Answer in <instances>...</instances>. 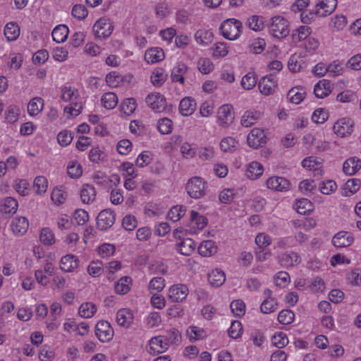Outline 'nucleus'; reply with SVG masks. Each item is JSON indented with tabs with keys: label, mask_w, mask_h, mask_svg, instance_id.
Here are the masks:
<instances>
[{
	"label": "nucleus",
	"mask_w": 361,
	"mask_h": 361,
	"mask_svg": "<svg viewBox=\"0 0 361 361\" xmlns=\"http://www.w3.org/2000/svg\"><path fill=\"white\" fill-rule=\"evenodd\" d=\"M243 29L242 23L235 18L224 20L219 27L221 35L226 39L235 40L239 38Z\"/></svg>",
	"instance_id": "f257e3e1"
},
{
	"label": "nucleus",
	"mask_w": 361,
	"mask_h": 361,
	"mask_svg": "<svg viewBox=\"0 0 361 361\" xmlns=\"http://www.w3.org/2000/svg\"><path fill=\"white\" fill-rule=\"evenodd\" d=\"M269 33L275 38L283 39L290 32L288 20L281 16H276L271 18L269 26Z\"/></svg>",
	"instance_id": "f03ea898"
},
{
	"label": "nucleus",
	"mask_w": 361,
	"mask_h": 361,
	"mask_svg": "<svg viewBox=\"0 0 361 361\" xmlns=\"http://www.w3.org/2000/svg\"><path fill=\"white\" fill-rule=\"evenodd\" d=\"M114 29L110 18L102 17L98 19L92 27V32L96 39L103 40L109 37Z\"/></svg>",
	"instance_id": "7ed1b4c3"
},
{
	"label": "nucleus",
	"mask_w": 361,
	"mask_h": 361,
	"mask_svg": "<svg viewBox=\"0 0 361 361\" xmlns=\"http://www.w3.org/2000/svg\"><path fill=\"white\" fill-rule=\"evenodd\" d=\"M188 194L194 199H199L205 195L206 183L199 176L190 178L185 186Z\"/></svg>",
	"instance_id": "20e7f679"
},
{
	"label": "nucleus",
	"mask_w": 361,
	"mask_h": 361,
	"mask_svg": "<svg viewBox=\"0 0 361 361\" xmlns=\"http://www.w3.org/2000/svg\"><path fill=\"white\" fill-rule=\"evenodd\" d=\"M235 114L231 104H224L218 108L216 111V123L223 128L230 126L234 121Z\"/></svg>",
	"instance_id": "39448f33"
},
{
	"label": "nucleus",
	"mask_w": 361,
	"mask_h": 361,
	"mask_svg": "<svg viewBox=\"0 0 361 361\" xmlns=\"http://www.w3.org/2000/svg\"><path fill=\"white\" fill-rule=\"evenodd\" d=\"M354 121L349 117L338 118L333 126L335 134L341 137H344L352 134L354 130Z\"/></svg>",
	"instance_id": "423d86ee"
},
{
	"label": "nucleus",
	"mask_w": 361,
	"mask_h": 361,
	"mask_svg": "<svg viewBox=\"0 0 361 361\" xmlns=\"http://www.w3.org/2000/svg\"><path fill=\"white\" fill-rule=\"evenodd\" d=\"M336 6L337 0H317L314 7L315 16L326 17L334 12Z\"/></svg>",
	"instance_id": "0eeeda50"
},
{
	"label": "nucleus",
	"mask_w": 361,
	"mask_h": 361,
	"mask_svg": "<svg viewBox=\"0 0 361 361\" xmlns=\"http://www.w3.org/2000/svg\"><path fill=\"white\" fill-rule=\"evenodd\" d=\"M146 102L156 112H164L167 109L166 99L160 93L154 92L148 94Z\"/></svg>",
	"instance_id": "6e6552de"
},
{
	"label": "nucleus",
	"mask_w": 361,
	"mask_h": 361,
	"mask_svg": "<svg viewBox=\"0 0 361 361\" xmlns=\"http://www.w3.org/2000/svg\"><path fill=\"white\" fill-rule=\"evenodd\" d=\"M188 295V288L183 284L171 286L167 291V298L171 302H180L185 300Z\"/></svg>",
	"instance_id": "1a4fd4ad"
},
{
	"label": "nucleus",
	"mask_w": 361,
	"mask_h": 361,
	"mask_svg": "<svg viewBox=\"0 0 361 361\" xmlns=\"http://www.w3.org/2000/svg\"><path fill=\"white\" fill-rule=\"evenodd\" d=\"M277 260L282 267L288 269L300 264L302 259L298 253L290 251L279 255Z\"/></svg>",
	"instance_id": "9d476101"
},
{
	"label": "nucleus",
	"mask_w": 361,
	"mask_h": 361,
	"mask_svg": "<svg viewBox=\"0 0 361 361\" xmlns=\"http://www.w3.org/2000/svg\"><path fill=\"white\" fill-rule=\"evenodd\" d=\"M95 334L102 342L109 341L114 336V331L110 324L106 321H99L95 326Z\"/></svg>",
	"instance_id": "9b49d317"
},
{
	"label": "nucleus",
	"mask_w": 361,
	"mask_h": 361,
	"mask_svg": "<svg viewBox=\"0 0 361 361\" xmlns=\"http://www.w3.org/2000/svg\"><path fill=\"white\" fill-rule=\"evenodd\" d=\"M114 222L115 214L109 209L102 211L97 216V224L98 228L102 231L109 229L114 225Z\"/></svg>",
	"instance_id": "f8f14e48"
},
{
	"label": "nucleus",
	"mask_w": 361,
	"mask_h": 361,
	"mask_svg": "<svg viewBox=\"0 0 361 361\" xmlns=\"http://www.w3.org/2000/svg\"><path fill=\"white\" fill-rule=\"evenodd\" d=\"M168 348L169 346L161 336L152 338L147 346V352L152 355L162 353Z\"/></svg>",
	"instance_id": "ddd939ff"
},
{
	"label": "nucleus",
	"mask_w": 361,
	"mask_h": 361,
	"mask_svg": "<svg viewBox=\"0 0 361 361\" xmlns=\"http://www.w3.org/2000/svg\"><path fill=\"white\" fill-rule=\"evenodd\" d=\"M266 142V136L262 128H255L247 135V143L253 147L257 148Z\"/></svg>",
	"instance_id": "4468645a"
},
{
	"label": "nucleus",
	"mask_w": 361,
	"mask_h": 361,
	"mask_svg": "<svg viewBox=\"0 0 361 361\" xmlns=\"http://www.w3.org/2000/svg\"><path fill=\"white\" fill-rule=\"evenodd\" d=\"M267 185L269 189L280 192L288 191L290 189L289 181L283 177L279 176H272L268 178Z\"/></svg>",
	"instance_id": "2eb2a0df"
},
{
	"label": "nucleus",
	"mask_w": 361,
	"mask_h": 361,
	"mask_svg": "<svg viewBox=\"0 0 361 361\" xmlns=\"http://www.w3.org/2000/svg\"><path fill=\"white\" fill-rule=\"evenodd\" d=\"M60 98L64 102L73 104L78 102L80 99V93L75 87L71 85H64L61 87Z\"/></svg>",
	"instance_id": "dca6fc26"
},
{
	"label": "nucleus",
	"mask_w": 361,
	"mask_h": 361,
	"mask_svg": "<svg viewBox=\"0 0 361 361\" xmlns=\"http://www.w3.org/2000/svg\"><path fill=\"white\" fill-rule=\"evenodd\" d=\"M165 59V53L160 47H152L146 50L145 59L149 64L159 63Z\"/></svg>",
	"instance_id": "f3484780"
},
{
	"label": "nucleus",
	"mask_w": 361,
	"mask_h": 361,
	"mask_svg": "<svg viewBox=\"0 0 361 361\" xmlns=\"http://www.w3.org/2000/svg\"><path fill=\"white\" fill-rule=\"evenodd\" d=\"M354 238L350 233L346 231H340L333 237L332 243L336 247H345L350 246Z\"/></svg>",
	"instance_id": "a211bd4d"
},
{
	"label": "nucleus",
	"mask_w": 361,
	"mask_h": 361,
	"mask_svg": "<svg viewBox=\"0 0 361 361\" xmlns=\"http://www.w3.org/2000/svg\"><path fill=\"white\" fill-rule=\"evenodd\" d=\"M276 86V82L271 75L262 78L258 82V87L260 92L265 95L271 94Z\"/></svg>",
	"instance_id": "6ab92c4d"
},
{
	"label": "nucleus",
	"mask_w": 361,
	"mask_h": 361,
	"mask_svg": "<svg viewBox=\"0 0 361 361\" xmlns=\"http://www.w3.org/2000/svg\"><path fill=\"white\" fill-rule=\"evenodd\" d=\"M78 258L73 255H66L61 257L60 269L64 272H72L79 265Z\"/></svg>",
	"instance_id": "aec40b11"
},
{
	"label": "nucleus",
	"mask_w": 361,
	"mask_h": 361,
	"mask_svg": "<svg viewBox=\"0 0 361 361\" xmlns=\"http://www.w3.org/2000/svg\"><path fill=\"white\" fill-rule=\"evenodd\" d=\"M196 106V102L192 97H186L180 102L179 112L182 116H189L194 113Z\"/></svg>",
	"instance_id": "412c9836"
},
{
	"label": "nucleus",
	"mask_w": 361,
	"mask_h": 361,
	"mask_svg": "<svg viewBox=\"0 0 361 361\" xmlns=\"http://www.w3.org/2000/svg\"><path fill=\"white\" fill-rule=\"evenodd\" d=\"M133 313L129 309L123 308L117 312L116 321L121 326L129 327L133 324Z\"/></svg>",
	"instance_id": "4be33fe9"
},
{
	"label": "nucleus",
	"mask_w": 361,
	"mask_h": 361,
	"mask_svg": "<svg viewBox=\"0 0 361 361\" xmlns=\"http://www.w3.org/2000/svg\"><path fill=\"white\" fill-rule=\"evenodd\" d=\"M302 166L314 173V176H321L322 173V164L321 161L314 157H309L304 159L302 161Z\"/></svg>",
	"instance_id": "5701e85b"
},
{
	"label": "nucleus",
	"mask_w": 361,
	"mask_h": 361,
	"mask_svg": "<svg viewBox=\"0 0 361 361\" xmlns=\"http://www.w3.org/2000/svg\"><path fill=\"white\" fill-rule=\"evenodd\" d=\"M229 50V44L224 42H216L209 48L211 54L214 59L226 57L228 55Z\"/></svg>",
	"instance_id": "b1692460"
},
{
	"label": "nucleus",
	"mask_w": 361,
	"mask_h": 361,
	"mask_svg": "<svg viewBox=\"0 0 361 361\" xmlns=\"http://www.w3.org/2000/svg\"><path fill=\"white\" fill-rule=\"evenodd\" d=\"M361 169V159L357 157H350L343 164V172L348 176L355 174Z\"/></svg>",
	"instance_id": "393cba45"
},
{
	"label": "nucleus",
	"mask_w": 361,
	"mask_h": 361,
	"mask_svg": "<svg viewBox=\"0 0 361 361\" xmlns=\"http://www.w3.org/2000/svg\"><path fill=\"white\" fill-rule=\"evenodd\" d=\"M186 334L191 342L204 340L208 336V333L204 329L194 325L188 328Z\"/></svg>",
	"instance_id": "a878e982"
},
{
	"label": "nucleus",
	"mask_w": 361,
	"mask_h": 361,
	"mask_svg": "<svg viewBox=\"0 0 361 361\" xmlns=\"http://www.w3.org/2000/svg\"><path fill=\"white\" fill-rule=\"evenodd\" d=\"M264 172L262 164L258 161H252L247 166L245 176L250 180L259 178Z\"/></svg>",
	"instance_id": "bb28decb"
},
{
	"label": "nucleus",
	"mask_w": 361,
	"mask_h": 361,
	"mask_svg": "<svg viewBox=\"0 0 361 361\" xmlns=\"http://www.w3.org/2000/svg\"><path fill=\"white\" fill-rule=\"evenodd\" d=\"M11 227L15 234L23 235L27 232L29 227V222L24 216L16 217L12 221Z\"/></svg>",
	"instance_id": "cd10ccee"
},
{
	"label": "nucleus",
	"mask_w": 361,
	"mask_h": 361,
	"mask_svg": "<svg viewBox=\"0 0 361 361\" xmlns=\"http://www.w3.org/2000/svg\"><path fill=\"white\" fill-rule=\"evenodd\" d=\"M195 243L190 238L180 240L176 244V250L183 255L189 256L195 250Z\"/></svg>",
	"instance_id": "c85d7f7f"
},
{
	"label": "nucleus",
	"mask_w": 361,
	"mask_h": 361,
	"mask_svg": "<svg viewBox=\"0 0 361 361\" xmlns=\"http://www.w3.org/2000/svg\"><path fill=\"white\" fill-rule=\"evenodd\" d=\"M207 224V219L198 212L192 211L190 214V232H196V230L203 229Z\"/></svg>",
	"instance_id": "c756f323"
},
{
	"label": "nucleus",
	"mask_w": 361,
	"mask_h": 361,
	"mask_svg": "<svg viewBox=\"0 0 361 361\" xmlns=\"http://www.w3.org/2000/svg\"><path fill=\"white\" fill-rule=\"evenodd\" d=\"M214 35L212 30L206 29H200L195 34L196 42L202 46H207L212 43Z\"/></svg>",
	"instance_id": "7c9ffc66"
},
{
	"label": "nucleus",
	"mask_w": 361,
	"mask_h": 361,
	"mask_svg": "<svg viewBox=\"0 0 361 361\" xmlns=\"http://www.w3.org/2000/svg\"><path fill=\"white\" fill-rule=\"evenodd\" d=\"M18 204L16 199L8 197L2 200L1 203V212L6 215L15 214L18 209Z\"/></svg>",
	"instance_id": "2f4dec72"
},
{
	"label": "nucleus",
	"mask_w": 361,
	"mask_h": 361,
	"mask_svg": "<svg viewBox=\"0 0 361 361\" xmlns=\"http://www.w3.org/2000/svg\"><path fill=\"white\" fill-rule=\"evenodd\" d=\"M331 92V82L326 80L318 82L314 89V93L318 98H324Z\"/></svg>",
	"instance_id": "473e14b6"
},
{
	"label": "nucleus",
	"mask_w": 361,
	"mask_h": 361,
	"mask_svg": "<svg viewBox=\"0 0 361 361\" xmlns=\"http://www.w3.org/2000/svg\"><path fill=\"white\" fill-rule=\"evenodd\" d=\"M44 106V99L39 97H35L27 104V113L30 116H37L42 111Z\"/></svg>",
	"instance_id": "72a5a7b5"
},
{
	"label": "nucleus",
	"mask_w": 361,
	"mask_h": 361,
	"mask_svg": "<svg viewBox=\"0 0 361 361\" xmlns=\"http://www.w3.org/2000/svg\"><path fill=\"white\" fill-rule=\"evenodd\" d=\"M208 280L212 286L219 287L224 283L226 274L222 270L215 269L208 274Z\"/></svg>",
	"instance_id": "f704fd0d"
},
{
	"label": "nucleus",
	"mask_w": 361,
	"mask_h": 361,
	"mask_svg": "<svg viewBox=\"0 0 361 361\" xmlns=\"http://www.w3.org/2000/svg\"><path fill=\"white\" fill-rule=\"evenodd\" d=\"M97 311V307L92 302H85L80 305L78 309V314L85 319L92 318Z\"/></svg>",
	"instance_id": "c9c22d12"
},
{
	"label": "nucleus",
	"mask_w": 361,
	"mask_h": 361,
	"mask_svg": "<svg viewBox=\"0 0 361 361\" xmlns=\"http://www.w3.org/2000/svg\"><path fill=\"white\" fill-rule=\"evenodd\" d=\"M132 279L130 276H123L115 283L114 290L117 294H126L130 289Z\"/></svg>",
	"instance_id": "e433bc0d"
},
{
	"label": "nucleus",
	"mask_w": 361,
	"mask_h": 361,
	"mask_svg": "<svg viewBox=\"0 0 361 361\" xmlns=\"http://www.w3.org/2000/svg\"><path fill=\"white\" fill-rule=\"evenodd\" d=\"M4 33L8 42L15 41L20 35V27L16 23H8L4 27Z\"/></svg>",
	"instance_id": "4c0bfd02"
},
{
	"label": "nucleus",
	"mask_w": 361,
	"mask_h": 361,
	"mask_svg": "<svg viewBox=\"0 0 361 361\" xmlns=\"http://www.w3.org/2000/svg\"><path fill=\"white\" fill-rule=\"evenodd\" d=\"M69 29L65 25H57L52 31L53 40L57 43H63L68 38Z\"/></svg>",
	"instance_id": "58836bf2"
},
{
	"label": "nucleus",
	"mask_w": 361,
	"mask_h": 361,
	"mask_svg": "<svg viewBox=\"0 0 361 361\" xmlns=\"http://www.w3.org/2000/svg\"><path fill=\"white\" fill-rule=\"evenodd\" d=\"M216 251L217 247L215 243L210 240L203 241L198 247V252L204 257L212 256Z\"/></svg>",
	"instance_id": "ea45409f"
},
{
	"label": "nucleus",
	"mask_w": 361,
	"mask_h": 361,
	"mask_svg": "<svg viewBox=\"0 0 361 361\" xmlns=\"http://www.w3.org/2000/svg\"><path fill=\"white\" fill-rule=\"evenodd\" d=\"M80 197L83 203L90 204L92 202L96 197L95 188L89 184L84 185L80 191Z\"/></svg>",
	"instance_id": "a19ab883"
},
{
	"label": "nucleus",
	"mask_w": 361,
	"mask_h": 361,
	"mask_svg": "<svg viewBox=\"0 0 361 361\" xmlns=\"http://www.w3.org/2000/svg\"><path fill=\"white\" fill-rule=\"evenodd\" d=\"M260 113L258 111H247L241 117V125L248 128L255 124L260 118Z\"/></svg>",
	"instance_id": "79ce46f5"
},
{
	"label": "nucleus",
	"mask_w": 361,
	"mask_h": 361,
	"mask_svg": "<svg viewBox=\"0 0 361 361\" xmlns=\"http://www.w3.org/2000/svg\"><path fill=\"white\" fill-rule=\"evenodd\" d=\"M360 188V180L359 179L353 178L348 180L343 188H342L341 194L343 196H350L355 194Z\"/></svg>",
	"instance_id": "37998d69"
},
{
	"label": "nucleus",
	"mask_w": 361,
	"mask_h": 361,
	"mask_svg": "<svg viewBox=\"0 0 361 361\" xmlns=\"http://www.w3.org/2000/svg\"><path fill=\"white\" fill-rule=\"evenodd\" d=\"M101 102L104 108L107 109H113L117 106L118 99L115 93L108 92L102 95Z\"/></svg>",
	"instance_id": "c03bdc74"
},
{
	"label": "nucleus",
	"mask_w": 361,
	"mask_h": 361,
	"mask_svg": "<svg viewBox=\"0 0 361 361\" xmlns=\"http://www.w3.org/2000/svg\"><path fill=\"white\" fill-rule=\"evenodd\" d=\"M294 208L298 213L305 215L312 211L313 205L309 200L302 198L295 202Z\"/></svg>",
	"instance_id": "a18cd8bd"
},
{
	"label": "nucleus",
	"mask_w": 361,
	"mask_h": 361,
	"mask_svg": "<svg viewBox=\"0 0 361 361\" xmlns=\"http://www.w3.org/2000/svg\"><path fill=\"white\" fill-rule=\"evenodd\" d=\"M287 98L291 103L298 104L305 98V90L298 87H293L288 91Z\"/></svg>",
	"instance_id": "49530a36"
},
{
	"label": "nucleus",
	"mask_w": 361,
	"mask_h": 361,
	"mask_svg": "<svg viewBox=\"0 0 361 361\" xmlns=\"http://www.w3.org/2000/svg\"><path fill=\"white\" fill-rule=\"evenodd\" d=\"M160 336L169 347L171 344H178L181 340V336L176 329H171L166 331L164 334Z\"/></svg>",
	"instance_id": "de8ad7c7"
},
{
	"label": "nucleus",
	"mask_w": 361,
	"mask_h": 361,
	"mask_svg": "<svg viewBox=\"0 0 361 361\" xmlns=\"http://www.w3.org/2000/svg\"><path fill=\"white\" fill-rule=\"evenodd\" d=\"M311 32V27L306 25L300 26L298 28L293 30L292 35L293 39L295 42H301L306 39L310 36Z\"/></svg>",
	"instance_id": "09e8293b"
},
{
	"label": "nucleus",
	"mask_w": 361,
	"mask_h": 361,
	"mask_svg": "<svg viewBox=\"0 0 361 361\" xmlns=\"http://www.w3.org/2000/svg\"><path fill=\"white\" fill-rule=\"evenodd\" d=\"M347 24V18L344 15H336L331 19L329 27L333 31H340L343 30Z\"/></svg>",
	"instance_id": "8fccbe9b"
},
{
	"label": "nucleus",
	"mask_w": 361,
	"mask_h": 361,
	"mask_svg": "<svg viewBox=\"0 0 361 361\" xmlns=\"http://www.w3.org/2000/svg\"><path fill=\"white\" fill-rule=\"evenodd\" d=\"M48 181L43 176H37L33 182V189L38 195H43L47 192Z\"/></svg>",
	"instance_id": "3c124183"
},
{
	"label": "nucleus",
	"mask_w": 361,
	"mask_h": 361,
	"mask_svg": "<svg viewBox=\"0 0 361 361\" xmlns=\"http://www.w3.org/2000/svg\"><path fill=\"white\" fill-rule=\"evenodd\" d=\"M246 25L250 29L254 31H260L264 27L263 18L256 15L249 17L247 20Z\"/></svg>",
	"instance_id": "603ef678"
},
{
	"label": "nucleus",
	"mask_w": 361,
	"mask_h": 361,
	"mask_svg": "<svg viewBox=\"0 0 361 361\" xmlns=\"http://www.w3.org/2000/svg\"><path fill=\"white\" fill-rule=\"evenodd\" d=\"M167 75L162 68H157L151 75V82L156 87L161 86L166 81Z\"/></svg>",
	"instance_id": "864d4df0"
},
{
	"label": "nucleus",
	"mask_w": 361,
	"mask_h": 361,
	"mask_svg": "<svg viewBox=\"0 0 361 361\" xmlns=\"http://www.w3.org/2000/svg\"><path fill=\"white\" fill-rule=\"evenodd\" d=\"M304 64L303 58L298 54L292 55L288 62V66L291 72H299Z\"/></svg>",
	"instance_id": "5fc2aeb1"
},
{
	"label": "nucleus",
	"mask_w": 361,
	"mask_h": 361,
	"mask_svg": "<svg viewBox=\"0 0 361 361\" xmlns=\"http://www.w3.org/2000/svg\"><path fill=\"white\" fill-rule=\"evenodd\" d=\"M137 108V104L133 98L124 99L121 104V111L126 116L132 115Z\"/></svg>",
	"instance_id": "6e6d98bb"
},
{
	"label": "nucleus",
	"mask_w": 361,
	"mask_h": 361,
	"mask_svg": "<svg viewBox=\"0 0 361 361\" xmlns=\"http://www.w3.org/2000/svg\"><path fill=\"white\" fill-rule=\"evenodd\" d=\"M278 302L276 298L264 299L260 305L261 312L264 314H270L278 309Z\"/></svg>",
	"instance_id": "4d7b16f0"
},
{
	"label": "nucleus",
	"mask_w": 361,
	"mask_h": 361,
	"mask_svg": "<svg viewBox=\"0 0 361 361\" xmlns=\"http://www.w3.org/2000/svg\"><path fill=\"white\" fill-rule=\"evenodd\" d=\"M241 86L244 90H250L257 84V78L254 72H249L245 75L240 82Z\"/></svg>",
	"instance_id": "13d9d810"
},
{
	"label": "nucleus",
	"mask_w": 361,
	"mask_h": 361,
	"mask_svg": "<svg viewBox=\"0 0 361 361\" xmlns=\"http://www.w3.org/2000/svg\"><path fill=\"white\" fill-rule=\"evenodd\" d=\"M67 172L71 178H79L82 174V166L78 161H71L67 166Z\"/></svg>",
	"instance_id": "bf43d9fd"
},
{
	"label": "nucleus",
	"mask_w": 361,
	"mask_h": 361,
	"mask_svg": "<svg viewBox=\"0 0 361 361\" xmlns=\"http://www.w3.org/2000/svg\"><path fill=\"white\" fill-rule=\"evenodd\" d=\"M187 71V68L185 64H178L173 70L171 78L173 82H179L180 84L184 82V74Z\"/></svg>",
	"instance_id": "052dcab7"
},
{
	"label": "nucleus",
	"mask_w": 361,
	"mask_h": 361,
	"mask_svg": "<svg viewBox=\"0 0 361 361\" xmlns=\"http://www.w3.org/2000/svg\"><path fill=\"white\" fill-rule=\"evenodd\" d=\"M165 287V280L162 277H154L150 280L148 284V290L150 293L154 291L159 293Z\"/></svg>",
	"instance_id": "680f3d73"
},
{
	"label": "nucleus",
	"mask_w": 361,
	"mask_h": 361,
	"mask_svg": "<svg viewBox=\"0 0 361 361\" xmlns=\"http://www.w3.org/2000/svg\"><path fill=\"white\" fill-rule=\"evenodd\" d=\"M87 271L92 277L102 276L104 271L102 263L99 260L91 262L87 266Z\"/></svg>",
	"instance_id": "e2e57ef3"
},
{
	"label": "nucleus",
	"mask_w": 361,
	"mask_h": 361,
	"mask_svg": "<svg viewBox=\"0 0 361 361\" xmlns=\"http://www.w3.org/2000/svg\"><path fill=\"white\" fill-rule=\"evenodd\" d=\"M185 213V209L183 206L176 205L173 207L168 213V218L173 222L179 221Z\"/></svg>",
	"instance_id": "0e129e2a"
},
{
	"label": "nucleus",
	"mask_w": 361,
	"mask_h": 361,
	"mask_svg": "<svg viewBox=\"0 0 361 361\" xmlns=\"http://www.w3.org/2000/svg\"><path fill=\"white\" fill-rule=\"evenodd\" d=\"M180 152L182 156L187 159L195 157L197 153L196 148L188 142L181 144L180 146Z\"/></svg>",
	"instance_id": "69168bd1"
},
{
	"label": "nucleus",
	"mask_w": 361,
	"mask_h": 361,
	"mask_svg": "<svg viewBox=\"0 0 361 361\" xmlns=\"http://www.w3.org/2000/svg\"><path fill=\"white\" fill-rule=\"evenodd\" d=\"M337 184L333 180H327L321 182L319 185V190L324 195H330L336 191Z\"/></svg>",
	"instance_id": "338daca9"
},
{
	"label": "nucleus",
	"mask_w": 361,
	"mask_h": 361,
	"mask_svg": "<svg viewBox=\"0 0 361 361\" xmlns=\"http://www.w3.org/2000/svg\"><path fill=\"white\" fill-rule=\"evenodd\" d=\"M89 220L88 213L82 209H76L73 214V221L79 226L85 224Z\"/></svg>",
	"instance_id": "774afa93"
}]
</instances>
